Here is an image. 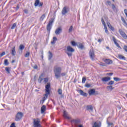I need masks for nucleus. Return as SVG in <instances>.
<instances>
[{
    "label": "nucleus",
    "instance_id": "6",
    "mask_svg": "<svg viewBox=\"0 0 127 127\" xmlns=\"http://www.w3.org/2000/svg\"><path fill=\"white\" fill-rule=\"evenodd\" d=\"M40 121L38 119H34V127H41Z\"/></svg>",
    "mask_w": 127,
    "mask_h": 127
},
{
    "label": "nucleus",
    "instance_id": "52",
    "mask_svg": "<svg viewBox=\"0 0 127 127\" xmlns=\"http://www.w3.org/2000/svg\"><path fill=\"white\" fill-rule=\"evenodd\" d=\"M10 127H15V124L14 123H12Z\"/></svg>",
    "mask_w": 127,
    "mask_h": 127
},
{
    "label": "nucleus",
    "instance_id": "24",
    "mask_svg": "<svg viewBox=\"0 0 127 127\" xmlns=\"http://www.w3.org/2000/svg\"><path fill=\"white\" fill-rule=\"evenodd\" d=\"M77 46L79 49H84V45H83V44L79 43V44H77Z\"/></svg>",
    "mask_w": 127,
    "mask_h": 127
},
{
    "label": "nucleus",
    "instance_id": "63",
    "mask_svg": "<svg viewBox=\"0 0 127 127\" xmlns=\"http://www.w3.org/2000/svg\"><path fill=\"white\" fill-rule=\"evenodd\" d=\"M106 48H107V49H110V47H106Z\"/></svg>",
    "mask_w": 127,
    "mask_h": 127
},
{
    "label": "nucleus",
    "instance_id": "15",
    "mask_svg": "<svg viewBox=\"0 0 127 127\" xmlns=\"http://www.w3.org/2000/svg\"><path fill=\"white\" fill-rule=\"evenodd\" d=\"M113 40L115 45L117 46V47H118V48L122 49V47H121L120 46V45L119 44V43H118V42H117V39H116V38H115V37H113Z\"/></svg>",
    "mask_w": 127,
    "mask_h": 127
},
{
    "label": "nucleus",
    "instance_id": "10",
    "mask_svg": "<svg viewBox=\"0 0 127 127\" xmlns=\"http://www.w3.org/2000/svg\"><path fill=\"white\" fill-rule=\"evenodd\" d=\"M77 92L79 93L81 96H83V97H88V93L84 92L81 89L77 90Z\"/></svg>",
    "mask_w": 127,
    "mask_h": 127
},
{
    "label": "nucleus",
    "instance_id": "36",
    "mask_svg": "<svg viewBox=\"0 0 127 127\" xmlns=\"http://www.w3.org/2000/svg\"><path fill=\"white\" fill-rule=\"evenodd\" d=\"M91 86V85L90 84L86 83L85 84V87H86V88H90Z\"/></svg>",
    "mask_w": 127,
    "mask_h": 127
},
{
    "label": "nucleus",
    "instance_id": "62",
    "mask_svg": "<svg viewBox=\"0 0 127 127\" xmlns=\"http://www.w3.org/2000/svg\"><path fill=\"white\" fill-rule=\"evenodd\" d=\"M14 62H15V60H13L11 62V63H14Z\"/></svg>",
    "mask_w": 127,
    "mask_h": 127
},
{
    "label": "nucleus",
    "instance_id": "59",
    "mask_svg": "<svg viewBox=\"0 0 127 127\" xmlns=\"http://www.w3.org/2000/svg\"><path fill=\"white\" fill-rule=\"evenodd\" d=\"M98 42H99V43H101L102 42V40H101V39H98Z\"/></svg>",
    "mask_w": 127,
    "mask_h": 127
},
{
    "label": "nucleus",
    "instance_id": "57",
    "mask_svg": "<svg viewBox=\"0 0 127 127\" xmlns=\"http://www.w3.org/2000/svg\"><path fill=\"white\" fill-rule=\"evenodd\" d=\"M107 25L109 28L112 26V25H111V23H107Z\"/></svg>",
    "mask_w": 127,
    "mask_h": 127
},
{
    "label": "nucleus",
    "instance_id": "61",
    "mask_svg": "<svg viewBox=\"0 0 127 127\" xmlns=\"http://www.w3.org/2000/svg\"><path fill=\"white\" fill-rule=\"evenodd\" d=\"M76 127H83V125H81V124H80V125H79V126H78Z\"/></svg>",
    "mask_w": 127,
    "mask_h": 127
},
{
    "label": "nucleus",
    "instance_id": "37",
    "mask_svg": "<svg viewBox=\"0 0 127 127\" xmlns=\"http://www.w3.org/2000/svg\"><path fill=\"white\" fill-rule=\"evenodd\" d=\"M16 27V23H14L13 24L12 27H11V29H14Z\"/></svg>",
    "mask_w": 127,
    "mask_h": 127
},
{
    "label": "nucleus",
    "instance_id": "48",
    "mask_svg": "<svg viewBox=\"0 0 127 127\" xmlns=\"http://www.w3.org/2000/svg\"><path fill=\"white\" fill-rule=\"evenodd\" d=\"M107 76H113V75H114L113 73H107L106 74Z\"/></svg>",
    "mask_w": 127,
    "mask_h": 127
},
{
    "label": "nucleus",
    "instance_id": "8",
    "mask_svg": "<svg viewBox=\"0 0 127 127\" xmlns=\"http://www.w3.org/2000/svg\"><path fill=\"white\" fill-rule=\"evenodd\" d=\"M119 33H120L121 35L124 38V39H127V34L123 30L121 29H119Z\"/></svg>",
    "mask_w": 127,
    "mask_h": 127
},
{
    "label": "nucleus",
    "instance_id": "51",
    "mask_svg": "<svg viewBox=\"0 0 127 127\" xmlns=\"http://www.w3.org/2000/svg\"><path fill=\"white\" fill-rule=\"evenodd\" d=\"M112 7L113 9H116V6L115 5V4H112Z\"/></svg>",
    "mask_w": 127,
    "mask_h": 127
},
{
    "label": "nucleus",
    "instance_id": "35",
    "mask_svg": "<svg viewBox=\"0 0 127 127\" xmlns=\"http://www.w3.org/2000/svg\"><path fill=\"white\" fill-rule=\"evenodd\" d=\"M29 55H30V52H27L26 54H25L24 56L26 58H27V57H29Z\"/></svg>",
    "mask_w": 127,
    "mask_h": 127
},
{
    "label": "nucleus",
    "instance_id": "32",
    "mask_svg": "<svg viewBox=\"0 0 127 127\" xmlns=\"http://www.w3.org/2000/svg\"><path fill=\"white\" fill-rule=\"evenodd\" d=\"M104 29L105 32L107 33V34H109V31H108V28L107 27V25L104 26Z\"/></svg>",
    "mask_w": 127,
    "mask_h": 127
},
{
    "label": "nucleus",
    "instance_id": "54",
    "mask_svg": "<svg viewBox=\"0 0 127 127\" xmlns=\"http://www.w3.org/2000/svg\"><path fill=\"white\" fill-rule=\"evenodd\" d=\"M109 28H110L112 31H114V30H115V28H114V27H113L112 26H111Z\"/></svg>",
    "mask_w": 127,
    "mask_h": 127
},
{
    "label": "nucleus",
    "instance_id": "9",
    "mask_svg": "<svg viewBox=\"0 0 127 127\" xmlns=\"http://www.w3.org/2000/svg\"><path fill=\"white\" fill-rule=\"evenodd\" d=\"M72 122L74 124V126L76 127L81 124V121H80L79 119L73 120H72Z\"/></svg>",
    "mask_w": 127,
    "mask_h": 127
},
{
    "label": "nucleus",
    "instance_id": "30",
    "mask_svg": "<svg viewBox=\"0 0 127 127\" xmlns=\"http://www.w3.org/2000/svg\"><path fill=\"white\" fill-rule=\"evenodd\" d=\"M45 18V14H43L40 18V20L42 21Z\"/></svg>",
    "mask_w": 127,
    "mask_h": 127
},
{
    "label": "nucleus",
    "instance_id": "17",
    "mask_svg": "<svg viewBox=\"0 0 127 127\" xmlns=\"http://www.w3.org/2000/svg\"><path fill=\"white\" fill-rule=\"evenodd\" d=\"M62 13L63 15H65L66 13H68V11L67 10V7L65 6L63 8Z\"/></svg>",
    "mask_w": 127,
    "mask_h": 127
},
{
    "label": "nucleus",
    "instance_id": "18",
    "mask_svg": "<svg viewBox=\"0 0 127 127\" xmlns=\"http://www.w3.org/2000/svg\"><path fill=\"white\" fill-rule=\"evenodd\" d=\"M87 111H91L93 112V106L92 105H87L86 106Z\"/></svg>",
    "mask_w": 127,
    "mask_h": 127
},
{
    "label": "nucleus",
    "instance_id": "13",
    "mask_svg": "<svg viewBox=\"0 0 127 127\" xmlns=\"http://www.w3.org/2000/svg\"><path fill=\"white\" fill-rule=\"evenodd\" d=\"M49 89H50V83H48L46 85V93H47L48 94H50V90Z\"/></svg>",
    "mask_w": 127,
    "mask_h": 127
},
{
    "label": "nucleus",
    "instance_id": "3",
    "mask_svg": "<svg viewBox=\"0 0 127 127\" xmlns=\"http://www.w3.org/2000/svg\"><path fill=\"white\" fill-rule=\"evenodd\" d=\"M54 22V19L53 18H52L51 20H49V23L47 26V31H48L49 32H50V31L51 30V28H52V24H53Z\"/></svg>",
    "mask_w": 127,
    "mask_h": 127
},
{
    "label": "nucleus",
    "instance_id": "49",
    "mask_svg": "<svg viewBox=\"0 0 127 127\" xmlns=\"http://www.w3.org/2000/svg\"><path fill=\"white\" fill-rule=\"evenodd\" d=\"M121 20L123 21V23H126V20L124 18V17H121Z\"/></svg>",
    "mask_w": 127,
    "mask_h": 127
},
{
    "label": "nucleus",
    "instance_id": "53",
    "mask_svg": "<svg viewBox=\"0 0 127 127\" xmlns=\"http://www.w3.org/2000/svg\"><path fill=\"white\" fill-rule=\"evenodd\" d=\"M124 13H125V14L127 17V9H124Z\"/></svg>",
    "mask_w": 127,
    "mask_h": 127
},
{
    "label": "nucleus",
    "instance_id": "41",
    "mask_svg": "<svg viewBox=\"0 0 127 127\" xmlns=\"http://www.w3.org/2000/svg\"><path fill=\"white\" fill-rule=\"evenodd\" d=\"M4 62V64L6 66H7V65H8V61L7 60H5Z\"/></svg>",
    "mask_w": 127,
    "mask_h": 127
},
{
    "label": "nucleus",
    "instance_id": "19",
    "mask_svg": "<svg viewBox=\"0 0 127 127\" xmlns=\"http://www.w3.org/2000/svg\"><path fill=\"white\" fill-rule=\"evenodd\" d=\"M57 41V38L56 37H54L53 38V40L51 41V43L53 45L56 43Z\"/></svg>",
    "mask_w": 127,
    "mask_h": 127
},
{
    "label": "nucleus",
    "instance_id": "39",
    "mask_svg": "<svg viewBox=\"0 0 127 127\" xmlns=\"http://www.w3.org/2000/svg\"><path fill=\"white\" fill-rule=\"evenodd\" d=\"M58 92L59 95H62V89H59L58 90Z\"/></svg>",
    "mask_w": 127,
    "mask_h": 127
},
{
    "label": "nucleus",
    "instance_id": "60",
    "mask_svg": "<svg viewBox=\"0 0 127 127\" xmlns=\"http://www.w3.org/2000/svg\"><path fill=\"white\" fill-rule=\"evenodd\" d=\"M107 3L109 4V5H111V1H107Z\"/></svg>",
    "mask_w": 127,
    "mask_h": 127
},
{
    "label": "nucleus",
    "instance_id": "23",
    "mask_svg": "<svg viewBox=\"0 0 127 127\" xmlns=\"http://www.w3.org/2000/svg\"><path fill=\"white\" fill-rule=\"evenodd\" d=\"M45 110H46V106L45 105H43L41 108V114H43V113L45 112Z\"/></svg>",
    "mask_w": 127,
    "mask_h": 127
},
{
    "label": "nucleus",
    "instance_id": "45",
    "mask_svg": "<svg viewBox=\"0 0 127 127\" xmlns=\"http://www.w3.org/2000/svg\"><path fill=\"white\" fill-rule=\"evenodd\" d=\"M72 30H73V26H71L69 27V29L68 30L69 32H71Z\"/></svg>",
    "mask_w": 127,
    "mask_h": 127
},
{
    "label": "nucleus",
    "instance_id": "64",
    "mask_svg": "<svg viewBox=\"0 0 127 127\" xmlns=\"http://www.w3.org/2000/svg\"><path fill=\"white\" fill-rule=\"evenodd\" d=\"M126 97L127 98V93L126 94Z\"/></svg>",
    "mask_w": 127,
    "mask_h": 127
},
{
    "label": "nucleus",
    "instance_id": "7",
    "mask_svg": "<svg viewBox=\"0 0 127 127\" xmlns=\"http://www.w3.org/2000/svg\"><path fill=\"white\" fill-rule=\"evenodd\" d=\"M89 56L91 60L94 61L95 60V52L94 50H90L89 51Z\"/></svg>",
    "mask_w": 127,
    "mask_h": 127
},
{
    "label": "nucleus",
    "instance_id": "42",
    "mask_svg": "<svg viewBox=\"0 0 127 127\" xmlns=\"http://www.w3.org/2000/svg\"><path fill=\"white\" fill-rule=\"evenodd\" d=\"M82 84H85L86 83V77H83L82 80Z\"/></svg>",
    "mask_w": 127,
    "mask_h": 127
},
{
    "label": "nucleus",
    "instance_id": "38",
    "mask_svg": "<svg viewBox=\"0 0 127 127\" xmlns=\"http://www.w3.org/2000/svg\"><path fill=\"white\" fill-rule=\"evenodd\" d=\"M114 84H115V81L111 80L108 83V85H114Z\"/></svg>",
    "mask_w": 127,
    "mask_h": 127
},
{
    "label": "nucleus",
    "instance_id": "58",
    "mask_svg": "<svg viewBox=\"0 0 127 127\" xmlns=\"http://www.w3.org/2000/svg\"><path fill=\"white\" fill-rule=\"evenodd\" d=\"M34 69H37L38 68V66H37V65H35V66H33Z\"/></svg>",
    "mask_w": 127,
    "mask_h": 127
},
{
    "label": "nucleus",
    "instance_id": "11",
    "mask_svg": "<svg viewBox=\"0 0 127 127\" xmlns=\"http://www.w3.org/2000/svg\"><path fill=\"white\" fill-rule=\"evenodd\" d=\"M88 94L89 96H94L96 94V89H91L88 91Z\"/></svg>",
    "mask_w": 127,
    "mask_h": 127
},
{
    "label": "nucleus",
    "instance_id": "33",
    "mask_svg": "<svg viewBox=\"0 0 127 127\" xmlns=\"http://www.w3.org/2000/svg\"><path fill=\"white\" fill-rule=\"evenodd\" d=\"M5 70L6 72H7L8 74H9L10 73V71L9 70H10V67H5Z\"/></svg>",
    "mask_w": 127,
    "mask_h": 127
},
{
    "label": "nucleus",
    "instance_id": "5",
    "mask_svg": "<svg viewBox=\"0 0 127 127\" xmlns=\"http://www.w3.org/2000/svg\"><path fill=\"white\" fill-rule=\"evenodd\" d=\"M34 6L42 7V6H43V2H40V0H35Z\"/></svg>",
    "mask_w": 127,
    "mask_h": 127
},
{
    "label": "nucleus",
    "instance_id": "22",
    "mask_svg": "<svg viewBox=\"0 0 127 127\" xmlns=\"http://www.w3.org/2000/svg\"><path fill=\"white\" fill-rule=\"evenodd\" d=\"M50 93H47V92H46V94H45L43 98V102H44L47 98H48V95H50Z\"/></svg>",
    "mask_w": 127,
    "mask_h": 127
},
{
    "label": "nucleus",
    "instance_id": "20",
    "mask_svg": "<svg viewBox=\"0 0 127 127\" xmlns=\"http://www.w3.org/2000/svg\"><path fill=\"white\" fill-rule=\"evenodd\" d=\"M104 62H105V63H106V64H110L113 63V61H112L110 59H106L104 61Z\"/></svg>",
    "mask_w": 127,
    "mask_h": 127
},
{
    "label": "nucleus",
    "instance_id": "43",
    "mask_svg": "<svg viewBox=\"0 0 127 127\" xmlns=\"http://www.w3.org/2000/svg\"><path fill=\"white\" fill-rule=\"evenodd\" d=\"M123 49H124V50H125V52L127 53V45H125L124 46Z\"/></svg>",
    "mask_w": 127,
    "mask_h": 127
},
{
    "label": "nucleus",
    "instance_id": "25",
    "mask_svg": "<svg viewBox=\"0 0 127 127\" xmlns=\"http://www.w3.org/2000/svg\"><path fill=\"white\" fill-rule=\"evenodd\" d=\"M53 57V55H52V53H51V52L49 51V55H48L49 60H50L51 59H52Z\"/></svg>",
    "mask_w": 127,
    "mask_h": 127
},
{
    "label": "nucleus",
    "instance_id": "26",
    "mask_svg": "<svg viewBox=\"0 0 127 127\" xmlns=\"http://www.w3.org/2000/svg\"><path fill=\"white\" fill-rule=\"evenodd\" d=\"M92 127H101V126H100V124H99V123L95 122Z\"/></svg>",
    "mask_w": 127,
    "mask_h": 127
},
{
    "label": "nucleus",
    "instance_id": "16",
    "mask_svg": "<svg viewBox=\"0 0 127 127\" xmlns=\"http://www.w3.org/2000/svg\"><path fill=\"white\" fill-rule=\"evenodd\" d=\"M10 53L12 56H15V55H16V51H15V47L12 48V50H11Z\"/></svg>",
    "mask_w": 127,
    "mask_h": 127
},
{
    "label": "nucleus",
    "instance_id": "44",
    "mask_svg": "<svg viewBox=\"0 0 127 127\" xmlns=\"http://www.w3.org/2000/svg\"><path fill=\"white\" fill-rule=\"evenodd\" d=\"M101 21H102V24H103L104 26L107 25H106V23L105 22V21H104V19L102 18Z\"/></svg>",
    "mask_w": 127,
    "mask_h": 127
},
{
    "label": "nucleus",
    "instance_id": "47",
    "mask_svg": "<svg viewBox=\"0 0 127 127\" xmlns=\"http://www.w3.org/2000/svg\"><path fill=\"white\" fill-rule=\"evenodd\" d=\"M3 55H5V52H3L2 53H1L0 54V58L2 57V56H3Z\"/></svg>",
    "mask_w": 127,
    "mask_h": 127
},
{
    "label": "nucleus",
    "instance_id": "50",
    "mask_svg": "<svg viewBox=\"0 0 127 127\" xmlns=\"http://www.w3.org/2000/svg\"><path fill=\"white\" fill-rule=\"evenodd\" d=\"M14 8H15L16 10H18L19 9V5L17 4L16 7H14Z\"/></svg>",
    "mask_w": 127,
    "mask_h": 127
},
{
    "label": "nucleus",
    "instance_id": "55",
    "mask_svg": "<svg viewBox=\"0 0 127 127\" xmlns=\"http://www.w3.org/2000/svg\"><path fill=\"white\" fill-rule=\"evenodd\" d=\"M24 12H25V13H26V14L28 13V10H27L26 9H24Z\"/></svg>",
    "mask_w": 127,
    "mask_h": 127
},
{
    "label": "nucleus",
    "instance_id": "29",
    "mask_svg": "<svg viewBox=\"0 0 127 127\" xmlns=\"http://www.w3.org/2000/svg\"><path fill=\"white\" fill-rule=\"evenodd\" d=\"M118 57L119 59H122V60H126V57H125L124 56H123L121 55H119Z\"/></svg>",
    "mask_w": 127,
    "mask_h": 127
},
{
    "label": "nucleus",
    "instance_id": "27",
    "mask_svg": "<svg viewBox=\"0 0 127 127\" xmlns=\"http://www.w3.org/2000/svg\"><path fill=\"white\" fill-rule=\"evenodd\" d=\"M107 90H108V91H113V90H114V87H113V86L112 85H110L107 86Z\"/></svg>",
    "mask_w": 127,
    "mask_h": 127
},
{
    "label": "nucleus",
    "instance_id": "31",
    "mask_svg": "<svg viewBox=\"0 0 127 127\" xmlns=\"http://www.w3.org/2000/svg\"><path fill=\"white\" fill-rule=\"evenodd\" d=\"M71 45H72V46H77L78 44H77V43L75 42V41H71Z\"/></svg>",
    "mask_w": 127,
    "mask_h": 127
},
{
    "label": "nucleus",
    "instance_id": "56",
    "mask_svg": "<svg viewBox=\"0 0 127 127\" xmlns=\"http://www.w3.org/2000/svg\"><path fill=\"white\" fill-rule=\"evenodd\" d=\"M44 82L47 83L48 82V78H44Z\"/></svg>",
    "mask_w": 127,
    "mask_h": 127
},
{
    "label": "nucleus",
    "instance_id": "28",
    "mask_svg": "<svg viewBox=\"0 0 127 127\" xmlns=\"http://www.w3.org/2000/svg\"><path fill=\"white\" fill-rule=\"evenodd\" d=\"M24 47H25L24 45L21 44L19 46V49L20 50H21V51H22V50H23V49H24Z\"/></svg>",
    "mask_w": 127,
    "mask_h": 127
},
{
    "label": "nucleus",
    "instance_id": "12",
    "mask_svg": "<svg viewBox=\"0 0 127 127\" xmlns=\"http://www.w3.org/2000/svg\"><path fill=\"white\" fill-rule=\"evenodd\" d=\"M61 32H62V28H61V27H59L56 29L55 33L56 35H59Z\"/></svg>",
    "mask_w": 127,
    "mask_h": 127
},
{
    "label": "nucleus",
    "instance_id": "40",
    "mask_svg": "<svg viewBox=\"0 0 127 127\" xmlns=\"http://www.w3.org/2000/svg\"><path fill=\"white\" fill-rule=\"evenodd\" d=\"M43 80V78H41V76H39V79H38L39 83H41V82H42Z\"/></svg>",
    "mask_w": 127,
    "mask_h": 127
},
{
    "label": "nucleus",
    "instance_id": "14",
    "mask_svg": "<svg viewBox=\"0 0 127 127\" xmlns=\"http://www.w3.org/2000/svg\"><path fill=\"white\" fill-rule=\"evenodd\" d=\"M101 81L102 82H109V81H111V77L109 76L102 77Z\"/></svg>",
    "mask_w": 127,
    "mask_h": 127
},
{
    "label": "nucleus",
    "instance_id": "34",
    "mask_svg": "<svg viewBox=\"0 0 127 127\" xmlns=\"http://www.w3.org/2000/svg\"><path fill=\"white\" fill-rule=\"evenodd\" d=\"M114 80H115L116 82H119V81H121V79L119 77H114Z\"/></svg>",
    "mask_w": 127,
    "mask_h": 127
},
{
    "label": "nucleus",
    "instance_id": "1",
    "mask_svg": "<svg viewBox=\"0 0 127 127\" xmlns=\"http://www.w3.org/2000/svg\"><path fill=\"white\" fill-rule=\"evenodd\" d=\"M54 72L56 79H59L60 77H64L65 75H67V72H62V67L58 66L56 64L54 67Z\"/></svg>",
    "mask_w": 127,
    "mask_h": 127
},
{
    "label": "nucleus",
    "instance_id": "2",
    "mask_svg": "<svg viewBox=\"0 0 127 127\" xmlns=\"http://www.w3.org/2000/svg\"><path fill=\"white\" fill-rule=\"evenodd\" d=\"M66 51L67 52H66L65 53L69 57H71L73 55L72 53L75 51V50H74V49H73L71 46H68L66 47Z\"/></svg>",
    "mask_w": 127,
    "mask_h": 127
},
{
    "label": "nucleus",
    "instance_id": "46",
    "mask_svg": "<svg viewBox=\"0 0 127 127\" xmlns=\"http://www.w3.org/2000/svg\"><path fill=\"white\" fill-rule=\"evenodd\" d=\"M107 125H108V127H110L111 126H113V123H110L108 121L107 122Z\"/></svg>",
    "mask_w": 127,
    "mask_h": 127
},
{
    "label": "nucleus",
    "instance_id": "21",
    "mask_svg": "<svg viewBox=\"0 0 127 127\" xmlns=\"http://www.w3.org/2000/svg\"><path fill=\"white\" fill-rule=\"evenodd\" d=\"M64 117L65 118V119H67L68 120L70 119L69 116H68V113H67L65 111H64Z\"/></svg>",
    "mask_w": 127,
    "mask_h": 127
},
{
    "label": "nucleus",
    "instance_id": "4",
    "mask_svg": "<svg viewBox=\"0 0 127 127\" xmlns=\"http://www.w3.org/2000/svg\"><path fill=\"white\" fill-rule=\"evenodd\" d=\"M23 117V113H22V112H18L15 116V121L16 122H19V121L22 119Z\"/></svg>",
    "mask_w": 127,
    "mask_h": 127
}]
</instances>
